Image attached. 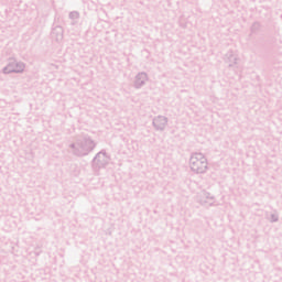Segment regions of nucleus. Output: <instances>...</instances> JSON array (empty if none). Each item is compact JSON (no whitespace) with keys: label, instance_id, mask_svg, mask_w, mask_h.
<instances>
[{"label":"nucleus","instance_id":"2","mask_svg":"<svg viewBox=\"0 0 282 282\" xmlns=\"http://www.w3.org/2000/svg\"><path fill=\"white\" fill-rule=\"evenodd\" d=\"M25 69V66L19 62H11L6 68L4 74H10L12 72H23Z\"/></svg>","mask_w":282,"mask_h":282},{"label":"nucleus","instance_id":"1","mask_svg":"<svg viewBox=\"0 0 282 282\" xmlns=\"http://www.w3.org/2000/svg\"><path fill=\"white\" fill-rule=\"evenodd\" d=\"M191 166L192 171H195L196 173H204L208 166V163L206 162L204 154L196 153L191 158Z\"/></svg>","mask_w":282,"mask_h":282}]
</instances>
